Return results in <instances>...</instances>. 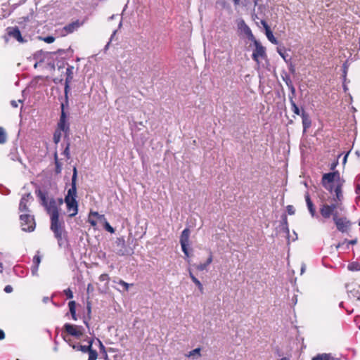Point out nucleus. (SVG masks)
<instances>
[{
  "label": "nucleus",
  "instance_id": "1",
  "mask_svg": "<svg viewBox=\"0 0 360 360\" xmlns=\"http://www.w3.org/2000/svg\"><path fill=\"white\" fill-rule=\"evenodd\" d=\"M337 181H323V186L331 193L334 191L337 201L335 203L328 204L323 203L320 207V213L324 219L333 217L335 221L342 214L344 207L340 202L342 198L340 186L336 184Z\"/></svg>",
  "mask_w": 360,
  "mask_h": 360
},
{
  "label": "nucleus",
  "instance_id": "2",
  "mask_svg": "<svg viewBox=\"0 0 360 360\" xmlns=\"http://www.w3.org/2000/svg\"><path fill=\"white\" fill-rule=\"evenodd\" d=\"M77 188L75 181H72L71 187L68 189L65 198V202L67 207V212L70 217L75 216L78 212V204L76 200Z\"/></svg>",
  "mask_w": 360,
  "mask_h": 360
},
{
  "label": "nucleus",
  "instance_id": "3",
  "mask_svg": "<svg viewBox=\"0 0 360 360\" xmlns=\"http://www.w3.org/2000/svg\"><path fill=\"white\" fill-rule=\"evenodd\" d=\"M20 226L24 231H32L35 228V222L32 216L21 214L20 216Z\"/></svg>",
  "mask_w": 360,
  "mask_h": 360
},
{
  "label": "nucleus",
  "instance_id": "4",
  "mask_svg": "<svg viewBox=\"0 0 360 360\" xmlns=\"http://www.w3.org/2000/svg\"><path fill=\"white\" fill-rule=\"evenodd\" d=\"M94 217H98L102 221V224H103L106 231L111 233H115V229L107 221L105 216L103 214H99L97 212H91L89 213L88 221L91 224L92 226H96V221L94 219Z\"/></svg>",
  "mask_w": 360,
  "mask_h": 360
},
{
  "label": "nucleus",
  "instance_id": "5",
  "mask_svg": "<svg viewBox=\"0 0 360 360\" xmlns=\"http://www.w3.org/2000/svg\"><path fill=\"white\" fill-rule=\"evenodd\" d=\"M43 205L45 206L47 212L50 214L51 218L52 217L59 216L58 211V205L56 200L53 199L46 200L44 195L41 197Z\"/></svg>",
  "mask_w": 360,
  "mask_h": 360
},
{
  "label": "nucleus",
  "instance_id": "6",
  "mask_svg": "<svg viewBox=\"0 0 360 360\" xmlns=\"http://www.w3.org/2000/svg\"><path fill=\"white\" fill-rule=\"evenodd\" d=\"M65 330L70 335L79 338H81L84 332V329L82 326L72 325L70 323H65L64 325Z\"/></svg>",
  "mask_w": 360,
  "mask_h": 360
},
{
  "label": "nucleus",
  "instance_id": "7",
  "mask_svg": "<svg viewBox=\"0 0 360 360\" xmlns=\"http://www.w3.org/2000/svg\"><path fill=\"white\" fill-rule=\"evenodd\" d=\"M254 44L255 46V49L253 51L252 58V59L257 62L259 63V58H266V49L257 40H255Z\"/></svg>",
  "mask_w": 360,
  "mask_h": 360
},
{
  "label": "nucleus",
  "instance_id": "8",
  "mask_svg": "<svg viewBox=\"0 0 360 360\" xmlns=\"http://www.w3.org/2000/svg\"><path fill=\"white\" fill-rule=\"evenodd\" d=\"M59 216H54L51 218V229L53 231L55 236L58 239L62 238L63 228L58 219Z\"/></svg>",
  "mask_w": 360,
  "mask_h": 360
},
{
  "label": "nucleus",
  "instance_id": "9",
  "mask_svg": "<svg viewBox=\"0 0 360 360\" xmlns=\"http://www.w3.org/2000/svg\"><path fill=\"white\" fill-rule=\"evenodd\" d=\"M85 22V20L82 21H79L77 20L71 23L68 24L61 30V35L65 37L69 34L73 33L75 31L77 30L81 26H82Z\"/></svg>",
  "mask_w": 360,
  "mask_h": 360
},
{
  "label": "nucleus",
  "instance_id": "10",
  "mask_svg": "<svg viewBox=\"0 0 360 360\" xmlns=\"http://www.w3.org/2000/svg\"><path fill=\"white\" fill-rule=\"evenodd\" d=\"M57 128L62 129L65 136L68 135L70 131L69 123L68 122L67 115L64 110V104H61V115L58 122Z\"/></svg>",
  "mask_w": 360,
  "mask_h": 360
},
{
  "label": "nucleus",
  "instance_id": "11",
  "mask_svg": "<svg viewBox=\"0 0 360 360\" xmlns=\"http://www.w3.org/2000/svg\"><path fill=\"white\" fill-rule=\"evenodd\" d=\"M337 229L341 232H347L350 226V223L347 219L339 217L334 221Z\"/></svg>",
  "mask_w": 360,
  "mask_h": 360
},
{
  "label": "nucleus",
  "instance_id": "12",
  "mask_svg": "<svg viewBox=\"0 0 360 360\" xmlns=\"http://www.w3.org/2000/svg\"><path fill=\"white\" fill-rule=\"evenodd\" d=\"M7 34L15 39L18 41L22 43L24 39L21 35V32L18 27H8L6 29Z\"/></svg>",
  "mask_w": 360,
  "mask_h": 360
},
{
  "label": "nucleus",
  "instance_id": "13",
  "mask_svg": "<svg viewBox=\"0 0 360 360\" xmlns=\"http://www.w3.org/2000/svg\"><path fill=\"white\" fill-rule=\"evenodd\" d=\"M262 25H263L264 28L265 29V34L267 37V39L274 44H278V41L276 39V38L274 36L271 30H270L269 26L266 23L265 20L261 21Z\"/></svg>",
  "mask_w": 360,
  "mask_h": 360
},
{
  "label": "nucleus",
  "instance_id": "14",
  "mask_svg": "<svg viewBox=\"0 0 360 360\" xmlns=\"http://www.w3.org/2000/svg\"><path fill=\"white\" fill-rule=\"evenodd\" d=\"M32 199V196L30 194L25 195L22 196L21 200L20 202L19 209L20 212H27L28 211V205L30 204V200Z\"/></svg>",
  "mask_w": 360,
  "mask_h": 360
},
{
  "label": "nucleus",
  "instance_id": "15",
  "mask_svg": "<svg viewBox=\"0 0 360 360\" xmlns=\"http://www.w3.org/2000/svg\"><path fill=\"white\" fill-rule=\"evenodd\" d=\"M301 117L302 120V125L304 131H306L311 126V120L309 115L305 112L304 109L302 110Z\"/></svg>",
  "mask_w": 360,
  "mask_h": 360
},
{
  "label": "nucleus",
  "instance_id": "16",
  "mask_svg": "<svg viewBox=\"0 0 360 360\" xmlns=\"http://www.w3.org/2000/svg\"><path fill=\"white\" fill-rule=\"evenodd\" d=\"M340 174L339 172L335 171L326 173L323 175L321 180H340Z\"/></svg>",
  "mask_w": 360,
  "mask_h": 360
},
{
  "label": "nucleus",
  "instance_id": "17",
  "mask_svg": "<svg viewBox=\"0 0 360 360\" xmlns=\"http://www.w3.org/2000/svg\"><path fill=\"white\" fill-rule=\"evenodd\" d=\"M54 160H55V169H54V172H55L56 174H59V173H60V172L62 170V166L64 164L63 159V158L59 159L58 158L57 153L56 152L54 153Z\"/></svg>",
  "mask_w": 360,
  "mask_h": 360
},
{
  "label": "nucleus",
  "instance_id": "18",
  "mask_svg": "<svg viewBox=\"0 0 360 360\" xmlns=\"http://www.w3.org/2000/svg\"><path fill=\"white\" fill-rule=\"evenodd\" d=\"M73 67L72 66H68L66 69V79H65V92L67 94L68 89L69 88V83L72 79L73 75Z\"/></svg>",
  "mask_w": 360,
  "mask_h": 360
},
{
  "label": "nucleus",
  "instance_id": "19",
  "mask_svg": "<svg viewBox=\"0 0 360 360\" xmlns=\"http://www.w3.org/2000/svg\"><path fill=\"white\" fill-rule=\"evenodd\" d=\"M190 233H191L190 230L188 229H185L181 232V234L180 236V243L181 244H188Z\"/></svg>",
  "mask_w": 360,
  "mask_h": 360
},
{
  "label": "nucleus",
  "instance_id": "20",
  "mask_svg": "<svg viewBox=\"0 0 360 360\" xmlns=\"http://www.w3.org/2000/svg\"><path fill=\"white\" fill-rule=\"evenodd\" d=\"M305 200H306V202H307V205L309 212H310V214H311V215L312 217H314L315 214H316V210H315L314 204L311 202V200L310 199V197H309V195L308 193H307L305 195Z\"/></svg>",
  "mask_w": 360,
  "mask_h": 360
},
{
  "label": "nucleus",
  "instance_id": "21",
  "mask_svg": "<svg viewBox=\"0 0 360 360\" xmlns=\"http://www.w3.org/2000/svg\"><path fill=\"white\" fill-rule=\"evenodd\" d=\"M186 356L188 358H191L193 359H197L201 356L200 349L196 348L190 351L188 354H186Z\"/></svg>",
  "mask_w": 360,
  "mask_h": 360
},
{
  "label": "nucleus",
  "instance_id": "22",
  "mask_svg": "<svg viewBox=\"0 0 360 360\" xmlns=\"http://www.w3.org/2000/svg\"><path fill=\"white\" fill-rule=\"evenodd\" d=\"M212 262V255H210V256L207 258V259L206 262L202 263V264H199L196 265V266H195V267H196V269H197V270H198V271H203V270H205V269L207 268V266H209Z\"/></svg>",
  "mask_w": 360,
  "mask_h": 360
},
{
  "label": "nucleus",
  "instance_id": "23",
  "mask_svg": "<svg viewBox=\"0 0 360 360\" xmlns=\"http://www.w3.org/2000/svg\"><path fill=\"white\" fill-rule=\"evenodd\" d=\"M294 98H295V97L289 98V101H290V103L291 105V110L294 112V114L301 116L302 112L300 111V108L295 103Z\"/></svg>",
  "mask_w": 360,
  "mask_h": 360
},
{
  "label": "nucleus",
  "instance_id": "24",
  "mask_svg": "<svg viewBox=\"0 0 360 360\" xmlns=\"http://www.w3.org/2000/svg\"><path fill=\"white\" fill-rule=\"evenodd\" d=\"M349 293L360 301V285H356L354 288L349 290Z\"/></svg>",
  "mask_w": 360,
  "mask_h": 360
},
{
  "label": "nucleus",
  "instance_id": "25",
  "mask_svg": "<svg viewBox=\"0 0 360 360\" xmlns=\"http://www.w3.org/2000/svg\"><path fill=\"white\" fill-rule=\"evenodd\" d=\"M63 131L62 129H56L54 134H53V142L57 144L60 142V138H61V132Z\"/></svg>",
  "mask_w": 360,
  "mask_h": 360
},
{
  "label": "nucleus",
  "instance_id": "26",
  "mask_svg": "<svg viewBox=\"0 0 360 360\" xmlns=\"http://www.w3.org/2000/svg\"><path fill=\"white\" fill-rule=\"evenodd\" d=\"M331 356L330 354H321L313 357L312 360H330Z\"/></svg>",
  "mask_w": 360,
  "mask_h": 360
},
{
  "label": "nucleus",
  "instance_id": "27",
  "mask_svg": "<svg viewBox=\"0 0 360 360\" xmlns=\"http://www.w3.org/2000/svg\"><path fill=\"white\" fill-rule=\"evenodd\" d=\"M189 276L191 277L193 282L198 286V288L202 290L203 289L202 285L200 281L192 274L191 271H189Z\"/></svg>",
  "mask_w": 360,
  "mask_h": 360
},
{
  "label": "nucleus",
  "instance_id": "28",
  "mask_svg": "<svg viewBox=\"0 0 360 360\" xmlns=\"http://www.w3.org/2000/svg\"><path fill=\"white\" fill-rule=\"evenodd\" d=\"M286 84L288 89L290 90V94H289V98L295 97V88L293 86L292 82L290 80L286 82Z\"/></svg>",
  "mask_w": 360,
  "mask_h": 360
},
{
  "label": "nucleus",
  "instance_id": "29",
  "mask_svg": "<svg viewBox=\"0 0 360 360\" xmlns=\"http://www.w3.org/2000/svg\"><path fill=\"white\" fill-rule=\"evenodd\" d=\"M63 155L65 156V162H67L70 159V143H68L64 151L63 152Z\"/></svg>",
  "mask_w": 360,
  "mask_h": 360
},
{
  "label": "nucleus",
  "instance_id": "30",
  "mask_svg": "<svg viewBox=\"0 0 360 360\" xmlns=\"http://www.w3.org/2000/svg\"><path fill=\"white\" fill-rule=\"evenodd\" d=\"M348 269L351 271H359L360 270V264L356 262L351 263L348 265Z\"/></svg>",
  "mask_w": 360,
  "mask_h": 360
},
{
  "label": "nucleus",
  "instance_id": "31",
  "mask_svg": "<svg viewBox=\"0 0 360 360\" xmlns=\"http://www.w3.org/2000/svg\"><path fill=\"white\" fill-rule=\"evenodd\" d=\"M6 141V134L2 127H0V143H4Z\"/></svg>",
  "mask_w": 360,
  "mask_h": 360
},
{
  "label": "nucleus",
  "instance_id": "32",
  "mask_svg": "<svg viewBox=\"0 0 360 360\" xmlns=\"http://www.w3.org/2000/svg\"><path fill=\"white\" fill-rule=\"evenodd\" d=\"M68 307L71 314L76 312V303L75 301H70L68 303Z\"/></svg>",
  "mask_w": 360,
  "mask_h": 360
},
{
  "label": "nucleus",
  "instance_id": "33",
  "mask_svg": "<svg viewBox=\"0 0 360 360\" xmlns=\"http://www.w3.org/2000/svg\"><path fill=\"white\" fill-rule=\"evenodd\" d=\"M97 359V352L94 350H89L88 360H96Z\"/></svg>",
  "mask_w": 360,
  "mask_h": 360
},
{
  "label": "nucleus",
  "instance_id": "34",
  "mask_svg": "<svg viewBox=\"0 0 360 360\" xmlns=\"http://www.w3.org/2000/svg\"><path fill=\"white\" fill-rule=\"evenodd\" d=\"M90 347H91V345L78 346L77 347H76L75 346H73V348L77 349L78 350H82L84 352H89V350H91Z\"/></svg>",
  "mask_w": 360,
  "mask_h": 360
},
{
  "label": "nucleus",
  "instance_id": "35",
  "mask_svg": "<svg viewBox=\"0 0 360 360\" xmlns=\"http://www.w3.org/2000/svg\"><path fill=\"white\" fill-rule=\"evenodd\" d=\"M241 25L243 26L245 34L248 35L251 34L252 36L251 30L243 20L241 21Z\"/></svg>",
  "mask_w": 360,
  "mask_h": 360
},
{
  "label": "nucleus",
  "instance_id": "36",
  "mask_svg": "<svg viewBox=\"0 0 360 360\" xmlns=\"http://www.w3.org/2000/svg\"><path fill=\"white\" fill-rule=\"evenodd\" d=\"M44 41L48 44L53 43L55 41V37L53 36H47L43 39Z\"/></svg>",
  "mask_w": 360,
  "mask_h": 360
},
{
  "label": "nucleus",
  "instance_id": "37",
  "mask_svg": "<svg viewBox=\"0 0 360 360\" xmlns=\"http://www.w3.org/2000/svg\"><path fill=\"white\" fill-rule=\"evenodd\" d=\"M286 210L288 213L290 215L294 214L295 212V207L292 205H288Z\"/></svg>",
  "mask_w": 360,
  "mask_h": 360
},
{
  "label": "nucleus",
  "instance_id": "38",
  "mask_svg": "<svg viewBox=\"0 0 360 360\" xmlns=\"http://www.w3.org/2000/svg\"><path fill=\"white\" fill-rule=\"evenodd\" d=\"M64 293L69 299H71L73 297V293L70 288L65 289L64 290Z\"/></svg>",
  "mask_w": 360,
  "mask_h": 360
},
{
  "label": "nucleus",
  "instance_id": "39",
  "mask_svg": "<svg viewBox=\"0 0 360 360\" xmlns=\"http://www.w3.org/2000/svg\"><path fill=\"white\" fill-rule=\"evenodd\" d=\"M181 245L182 251L184 252L185 255L186 257H188L189 254H188V248H187L188 244H181Z\"/></svg>",
  "mask_w": 360,
  "mask_h": 360
},
{
  "label": "nucleus",
  "instance_id": "40",
  "mask_svg": "<svg viewBox=\"0 0 360 360\" xmlns=\"http://www.w3.org/2000/svg\"><path fill=\"white\" fill-rule=\"evenodd\" d=\"M108 280H109V276L106 274H101L99 276V281H108Z\"/></svg>",
  "mask_w": 360,
  "mask_h": 360
},
{
  "label": "nucleus",
  "instance_id": "41",
  "mask_svg": "<svg viewBox=\"0 0 360 360\" xmlns=\"http://www.w3.org/2000/svg\"><path fill=\"white\" fill-rule=\"evenodd\" d=\"M33 262L34 265L39 266L41 262V258L39 255H36L34 257Z\"/></svg>",
  "mask_w": 360,
  "mask_h": 360
},
{
  "label": "nucleus",
  "instance_id": "42",
  "mask_svg": "<svg viewBox=\"0 0 360 360\" xmlns=\"http://www.w3.org/2000/svg\"><path fill=\"white\" fill-rule=\"evenodd\" d=\"M119 284H120V285H122L123 287H124V288H125L126 290H128L129 286V283H126L125 281H122V280H120V281H119Z\"/></svg>",
  "mask_w": 360,
  "mask_h": 360
},
{
  "label": "nucleus",
  "instance_id": "43",
  "mask_svg": "<svg viewBox=\"0 0 360 360\" xmlns=\"http://www.w3.org/2000/svg\"><path fill=\"white\" fill-rule=\"evenodd\" d=\"M72 171H73V174H72V179L71 180L75 181L77 179V169H76L75 167H73Z\"/></svg>",
  "mask_w": 360,
  "mask_h": 360
},
{
  "label": "nucleus",
  "instance_id": "44",
  "mask_svg": "<svg viewBox=\"0 0 360 360\" xmlns=\"http://www.w3.org/2000/svg\"><path fill=\"white\" fill-rule=\"evenodd\" d=\"M4 291L6 292V293H10L13 291V288L12 286L11 285H6L4 288Z\"/></svg>",
  "mask_w": 360,
  "mask_h": 360
},
{
  "label": "nucleus",
  "instance_id": "45",
  "mask_svg": "<svg viewBox=\"0 0 360 360\" xmlns=\"http://www.w3.org/2000/svg\"><path fill=\"white\" fill-rule=\"evenodd\" d=\"M38 267H39V266H37V265H34V266L32 267V273L33 275L37 274Z\"/></svg>",
  "mask_w": 360,
  "mask_h": 360
},
{
  "label": "nucleus",
  "instance_id": "46",
  "mask_svg": "<svg viewBox=\"0 0 360 360\" xmlns=\"http://www.w3.org/2000/svg\"><path fill=\"white\" fill-rule=\"evenodd\" d=\"M356 193L357 194V198L360 199V184H358L356 188Z\"/></svg>",
  "mask_w": 360,
  "mask_h": 360
},
{
  "label": "nucleus",
  "instance_id": "47",
  "mask_svg": "<svg viewBox=\"0 0 360 360\" xmlns=\"http://www.w3.org/2000/svg\"><path fill=\"white\" fill-rule=\"evenodd\" d=\"M338 164V161L335 160L330 165V169L333 170Z\"/></svg>",
  "mask_w": 360,
  "mask_h": 360
},
{
  "label": "nucleus",
  "instance_id": "48",
  "mask_svg": "<svg viewBox=\"0 0 360 360\" xmlns=\"http://www.w3.org/2000/svg\"><path fill=\"white\" fill-rule=\"evenodd\" d=\"M11 105H12L13 108H17V107H18V102H17V101H12L11 102Z\"/></svg>",
  "mask_w": 360,
  "mask_h": 360
},
{
  "label": "nucleus",
  "instance_id": "49",
  "mask_svg": "<svg viewBox=\"0 0 360 360\" xmlns=\"http://www.w3.org/2000/svg\"><path fill=\"white\" fill-rule=\"evenodd\" d=\"M235 6L240 5V0H232Z\"/></svg>",
  "mask_w": 360,
  "mask_h": 360
},
{
  "label": "nucleus",
  "instance_id": "50",
  "mask_svg": "<svg viewBox=\"0 0 360 360\" xmlns=\"http://www.w3.org/2000/svg\"><path fill=\"white\" fill-rule=\"evenodd\" d=\"M5 338V335L3 330H0V340H3Z\"/></svg>",
  "mask_w": 360,
  "mask_h": 360
},
{
  "label": "nucleus",
  "instance_id": "51",
  "mask_svg": "<svg viewBox=\"0 0 360 360\" xmlns=\"http://www.w3.org/2000/svg\"><path fill=\"white\" fill-rule=\"evenodd\" d=\"M71 316H72V318L73 320H75V321L77 320V316L76 312L75 314H72Z\"/></svg>",
  "mask_w": 360,
  "mask_h": 360
},
{
  "label": "nucleus",
  "instance_id": "52",
  "mask_svg": "<svg viewBox=\"0 0 360 360\" xmlns=\"http://www.w3.org/2000/svg\"><path fill=\"white\" fill-rule=\"evenodd\" d=\"M94 220L96 221V224H97L98 222H99V223H101V224H102V221H101V220L98 217H94Z\"/></svg>",
  "mask_w": 360,
  "mask_h": 360
},
{
  "label": "nucleus",
  "instance_id": "53",
  "mask_svg": "<svg viewBox=\"0 0 360 360\" xmlns=\"http://www.w3.org/2000/svg\"><path fill=\"white\" fill-rule=\"evenodd\" d=\"M347 243V245L349 244H352L353 245V244H355L356 243V240H352L348 241Z\"/></svg>",
  "mask_w": 360,
  "mask_h": 360
},
{
  "label": "nucleus",
  "instance_id": "54",
  "mask_svg": "<svg viewBox=\"0 0 360 360\" xmlns=\"http://www.w3.org/2000/svg\"><path fill=\"white\" fill-rule=\"evenodd\" d=\"M305 271V265L302 264L301 268V274H302Z\"/></svg>",
  "mask_w": 360,
  "mask_h": 360
},
{
  "label": "nucleus",
  "instance_id": "55",
  "mask_svg": "<svg viewBox=\"0 0 360 360\" xmlns=\"http://www.w3.org/2000/svg\"><path fill=\"white\" fill-rule=\"evenodd\" d=\"M44 302H48L49 301V297H45L43 299Z\"/></svg>",
  "mask_w": 360,
  "mask_h": 360
},
{
  "label": "nucleus",
  "instance_id": "56",
  "mask_svg": "<svg viewBox=\"0 0 360 360\" xmlns=\"http://www.w3.org/2000/svg\"><path fill=\"white\" fill-rule=\"evenodd\" d=\"M88 313H91V307L89 305L87 306Z\"/></svg>",
  "mask_w": 360,
  "mask_h": 360
},
{
  "label": "nucleus",
  "instance_id": "57",
  "mask_svg": "<svg viewBox=\"0 0 360 360\" xmlns=\"http://www.w3.org/2000/svg\"><path fill=\"white\" fill-rule=\"evenodd\" d=\"M278 53H279L280 56H281L282 58H285V56H284L283 53H281V51H278Z\"/></svg>",
  "mask_w": 360,
  "mask_h": 360
},
{
  "label": "nucleus",
  "instance_id": "58",
  "mask_svg": "<svg viewBox=\"0 0 360 360\" xmlns=\"http://www.w3.org/2000/svg\"><path fill=\"white\" fill-rule=\"evenodd\" d=\"M63 200H62V199H59V200H58V204L60 205H62V204H63Z\"/></svg>",
  "mask_w": 360,
  "mask_h": 360
},
{
  "label": "nucleus",
  "instance_id": "59",
  "mask_svg": "<svg viewBox=\"0 0 360 360\" xmlns=\"http://www.w3.org/2000/svg\"><path fill=\"white\" fill-rule=\"evenodd\" d=\"M281 360H290V359L288 358H287V357H283V358L281 359Z\"/></svg>",
  "mask_w": 360,
  "mask_h": 360
},
{
  "label": "nucleus",
  "instance_id": "60",
  "mask_svg": "<svg viewBox=\"0 0 360 360\" xmlns=\"http://www.w3.org/2000/svg\"><path fill=\"white\" fill-rule=\"evenodd\" d=\"M1 271H2V264L0 263V272H1Z\"/></svg>",
  "mask_w": 360,
  "mask_h": 360
},
{
  "label": "nucleus",
  "instance_id": "61",
  "mask_svg": "<svg viewBox=\"0 0 360 360\" xmlns=\"http://www.w3.org/2000/svg\"><path fill=\"white\" fill-rule=\"evenodd\" d=\"M347 155H346L345 156V158H344V162H345V161H346V160H347Z\"/></svg>",
  "mask_w": 360,
  "mask_h": 360
},
{
  "label": "nucleus",
  "instance_id": "62",
  "mask_svg": "<svg viewBox=\"0 0 360 360\" xmlns=\"http://www.w3.org/2000/svg\"><path fill=\"white\" fill-rule=\"evenodd\" d=\"M340 246H341V244H338V245H337V249H338Z\"/></svg>",
  "mask_w": 360,
  "mask_h": 360
},
{
  "label": "nucleus",
  "instance_id": "63",
  "mask_svg": "<svg viewBox=\"0 0 360 360\" xmlns=\"http://www.w3.org/2000/svg\"><path fill=\"white\" fill-rule=\"evenodd\" d=\"M60 52H61V50L58 49L56 53H60Z\"/></svg>",
  "mask_w": 360,
  "mask_h": 360
},
{
  "label": "nucleus",
  "instance_id": "64",
  "mask_svg": "<svg viewBox=\"0 0 360 360\" xmlns=\"http://www.w3.org/2000/svg\"><path fill=\"white\" fill-rule=\"evenodd\" d=\"M359 180H360V174L358 176Z\"/></svg>",
  "mask_w": 360,
  "mask_h": 360
}]
</instances>
